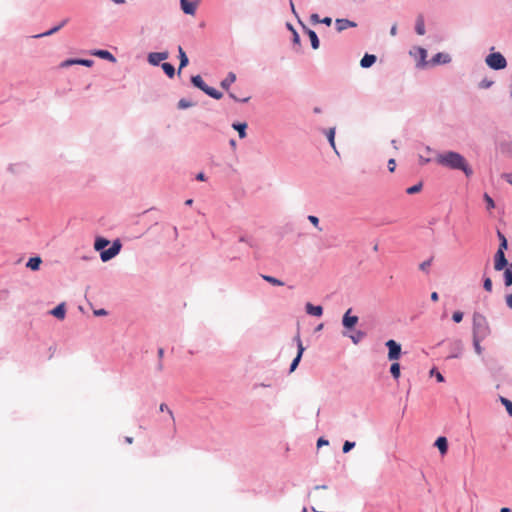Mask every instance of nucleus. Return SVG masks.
Here are the masks:
<instances>
[{
  "instance_id": "f257e3e1",
  "label": "nucleus",
  "mask_w": 512,
  "mask_h": 512,
  "mask_svg": "<svg viewBox=\"0 0 512 512\" xmlns=\"http://www.w3.org/2000/svg\"><path fill=\"white\" fill-rule=\"evenodd\" d=\"M435 161L441 166L453 170H461L467 177H470L473 174V170L466 159L457 152L447 151L440 153L436 156Z\"/></svg>"
},
{
  "instance_id": "f03ea898",
  "label": "nucleus",
  "mask_w": 512,
  "mask_h": 512,
  "mask_svg": "<svg viewBox=\"0 0 512 512\" xmlns=\"http://www.w3.org/2000/svg\"><path fill=\"white\" fill-rule=\"evenodd\" d=\"M472 333L473 338L482 339H486L491 334V328L489 326L487 318L479 312H475L473 314Z\"/></svg>"
},
{
  "instance_id": "7ed1b4c3",
  "label": "nucleus",
  "mask_w": 512,
  "mask_h": 512,
  "mask_svg": "<svg viewBox=\"0 0 512 512\" xmlns=\"http://www.w3.org/2000/svg\"><path fill=\"white\" fill-rule=\"evenodd\" d=\"M507 249V240L503 239V243H500L499 248L494 256V269L501 271L507 266V259L504 254V250Z\"/></svg>"
},
{
  "instance_id": "20e7f679",
  "label": "nucleus",
  "mask_w": 512,
  "mask_h": 512,
  "mask_svg": "<svg viewBox=\"0 0 512 512\" xmlns=\"http://www.w3.org/2000/svg\"><path fill=\"white\" fill-rule=\"evenodd\" d=\"M486 64L494 70H500L507 66V61L501 53L494 52L486 57Z\"/></svg>"
},
{
  "instance_id": "39448f33",
  "label": "nucleus",
  "mask_w": 512,
  "mask_h": 512,
  "mask_svg": "<svg viewBox=\"0 0 512 512\" xmlns=\"http://www.w3.org/2000/svg\"><path fill=\"white\" fill-rule=\"evenodd\" d=\"M386 346L388 347V359L390 361H395L400 358L401 355V346L395 340H388L386 342Z\"/></svg>"
},
{
  "instance_id": "423d86ee",
  "label": "nucleus",
  "mask_w": 512,
  "mask_h": 512,
  "mask_svg": "<svg viewBox=\"0 0 512 512\" xmlns=\"http://www.w3.org/2000/svg\"><path fill=\"white\" fill-rule=\"evenodd\" d=\"M120 249L121 244L118 241H115L109 249L101 251L100 256L102 261L106 262L112 259L120 252Z\"/></svg>"
},
{
  "instance_id": "0eeeda50",
  "label": "nucleus",
  "mask_w": 512,
  "mask_h": 512,
  "mask_svg": "<svg viewBox=\"0 0 512 512\" xmlns=\"http://www.w3.org/2000/svg\"><path fill=\"white\" fill-rule=\"evenodd\" d=\"M295 341L297 343L298 352H297V356L294 358V360L291 363L290 372H293L297 368V366L301 360V357L303 355V352L305 350L299 334L295 337Z\"/></svg>"
},
{
  "instance_id": "6e6552de",
  "label": "nucleus",
  "mask_w": 512,
  "mask_h": 512,
  "mask_svg": "<svg viewBox=\"0 0 512 512\" xmlns=\"http://www.w3.org/2000/svg\"><path fill=\"white\" fill-rule=\"evenodd\" d=\"M168 52H153L148 55V62L151 65H158L161 61L166 60L168 58Z\"/></svg>"
},
{
  "instance_id": "1a4fd4ad",
  "label": "nucleus",
  "mask_w": 512,
  "mask_h": 512,
  "mask_svg": "<svg viewBox=\"0 0 512 512\" xmlns=\"http://www.w3.org/2000/svg\"><path fill=\"white\" fill-rule=\"evenodd\" d=\"M350 313H351V309H348L346 311V313L344 314L343 320H342L343 326L348 329L354 327L358 322V317L351 316Z\"/></svg>"
},
{
  "instance_id": "9d476101",
  "label": "nucleus",
  "mask_w": 512,
  "mask_h": 512,
  "mask_svg": "<svg viewBox=\"0 0 512 512\" xmlns=\"http://www.w3.org/2000/svg\"><path fill=\"white\" fill-rule=\"evenodd\" d=\"M356 23L348 19H336L335 26L338 32H342L348 28L356 27Z\"/></svg>"
},
{
  "instance_id": "9b49d317",
  "label": "nucleus",
  "mask_w": 512,
  "mask_h": 512,
  "mask_svg": "<svg viewBox=\"0 0 512 512\" xmlns=\"http://www.w3.org/2000/svg\"><path fill=\"white\" fill-rule=\"evenodd\" d=\"M306 312L309 315L321 317L323 314V308L322 306H314L311 303H307L305 306Z\"/></svg>"
},
{
  "instance_id": "f8f14e48",
  "label": "nucleus",
  "mask_w": 512,
  "mask_h": 512,
  "mask_svg": "<svg viewBox=\"0 0 512 512\" xmlns=\"http://www.w3.org/2000/svg\"><path fill=\"white\" fill-rule=\"evenodd\" d=\"M181 9L185 14L194 15L196 12V4L188 2L187 0H181Z\"/></svg>"
},
{
  "instance_id": "ddd939ff",
  "label": "nucleus",
  "mask_w": 512,
  "mask_h": 512,
  "mask_svg": "<svg viewBox=\"0 0 512 512\" xmlns=\"http://www.w3.org/2000/svg\"><path fill=\"white\" fill-rule=\"evenodd\" d=\"M54 317L63 320L65 318L66 309H65V303H61L58 306H56L54 309L50 312Z\"/></svg>"
},
{
  "instance_id": "4468645a",
  "label": "nucleus",
  "mask_w": 512,
  "mask_h": 512,
  "mask_svg": "<svg viewBox=\"0 0 512 512\" xmlns=\"http://www.w3.org/2000/svg\"><path fill=\"white\" fill-rule=\"evenodd\" d=\"M92 55L106 59L113 63L116 62V58L107 50H95L92 52Z\"/></svg>"
},
{
  "instance_id": "2eb2a0df",
  "label": "nucleus",
  "mask_w": 512,
  "mask_h": 512,
  "mask_svg": "<svg viewBox=\"0 0 512 512\" xmlns=\"http://www.w3.org/2000/svg\"><path fill=\"white\" fill-rule=\"evenodd\" d=\"M415 30L418 35L425 34V21L423 15H418L415 23Z\"/></svg>"
},
{
  "instance_id": "dca6fc26",
  "label": "nucleus",
  "mask_w": 512,
  "mask_h": 512,
  "mask_svg": "<svg viewBox=\"0 0 512 512\" xmlns=\"http://www.w3.org/2000/svg\"><path fill=\"white\" fill-rule=\"evenodd\" d=\"M178 52H179V59H180L178 74H180L181 70L188 65L189 60L181 46L178 47Z\"/></svg>"
},
{
  "instance_id": "f3484780",
  "label": "nucleus",
  "mask_w": 512,
  "mask_h": 512,
  "mask_svg": "<svg viewBox=\"0 0 512 512\" xmlns=\"http://www.w3.org/2000/svg\"><path fill=\"white\" fill-rule=\"evenodd\" d=\"M236 81V75L233 72H229L227 77L221 81V87L228 90L230 86Z\"/></svg>"
},
{
  "instance_id": "a211bd4d",
  "label": "nucleus",
  "mask_w": 512,
  "mask_h": 512,
  "mask_svg": "<svg viewBox=\"0 0 512 512\" xmlns=\"http://www.w3.org/2000/svg\"><path fill=\"white\" fill-rule=\"evenodd\" d=\"M435 446L439 449L440 453L442 455L446 454L447 453V450H448V442H447V439L445 437H439L437 438L436 442H435Z\"/></svg>"
},
{
  "instance_id": "6ab92c4d",
  "label": "nucleus",
  "mask_w": 512,
  "mask_h": 512,
  "mask_svg": "<svg viewBox=\"0 0 512 512\" xmlns=\"http://www.w3.org/2000/svg\"><path fill=\"white\" fill-rule=\"evenodd\" d=\"M376 62V56L372 54H366L360 61V65L363 68H368Z\"/></svg>"
},
{
  "instance_id": "aec40b11",
  "label": "nucleus",
  "mask_w": 512,
  "mask_h": 512,
  "mask_svg": "<svg viewBox=\"0 0 512 512\" xmlns=\"http://www.w3.org/2000/svg\"><path fill=\"white\" fill-rule=\"evenodd\" d=\"M309 38H310V41H311V46L313 49H318L319 48V39H318V36L317 34L315 33V31L311 30V29H308L304 26Z\"/></svg>"
},
{
  "instance_id": "412c9836",
  "label": "nucleus",
  "mask_w": 512,
  "mask_h": 512,
  "mask_svg": "<svg viewBox=\"0 0 512 512\" xmlns=\"http://www.w3.org/2000/svg\"><path fill=\"white\" fill-rule=\"evenodd\" d=\"M191 82L193 83L194 86H196L203 92H204V89H206L208 87V85H206V83L203 81V79L200 75L192 76Z\"/></svg>"
},
{
  "instance_id": "4be33fe9",
  "label": "nucleus",
  "mask_w": 512,
  "mask_h": 512,
  "mask_svg": "<svg viewBox=\"0 0 512 512\" xmlns=\"http://www.w3.org/2000/svg\"><path fill=\"white\" fill-rule=\"evenodd\" d=\"M232 126L235 130L238 131L239 137L241 139L246 137V128H247L246 123H234Z\"/></svg>"
},
{
  "instance_id": "5701e85b",
  "label": "nucleus",
  "mask_w": 512,
  "mask_h": 512,
  "mask_svg": "<svg viewBox=\"0 0 512 512\" xmlns=\"http://www.w3.org/2000/svg\"><path fill=\"white\" fill-rule=\"evenodd\" d=\"M41 258L40 257H32L29 259V261L27 262V267L30 268L31 270H38L39 267H40V264H41Z\"/></svg>"
},
{
  "instance_id": "b1692460",
  "label": "nucleus",
  "mask_w": 512,
  "mask_h": 512,
  "mask_svg": "<svg viewBox=\"0 0 512 512\" xmlns=\"http://www.w3.org/2000/svg\"><path fill=\"white\" fill-rule=\"evenodd\" d=\"M204 93L217 100L221 99L223 96L221 92L209 86L206 89H204Z\"/></svg>"
},
{
  "instance_id": "393cba45",
  "label": "nucleus",
  "mask_w": 512,
  "mask_h": 512,
  "mask_svg": "<svg viewBox=\"0 0 512 512\" xmlns=\"http://www.w3.org/2000/svg\"><path fill=\"white\" fill-rule=\"evenodd\" d=\"M67 22H68V20L65 19L58 26H55L54 28L50 29L49 31L44 32L40 35H37L36 37L50 36V35L56 33L57 31H59Z\"/></svg>"
},
{
  "instance_id": "a878e982",
  "label": "nucleus",
  "mask_w": 512,
  "mask_h": 512,
  "mask_svg": "<svg viewBox=\"0 0 512 512\" xmlns=\"http://www.w3.org/2000/svg\"><path fill=\"white\" fill-rule=\"evenodd\" d=\"M162 69L163 71L165 72V74L169 77V78H173L174 75H175V69H174V66L170 63H163L162 64Z\"/></svg>"
},
{
  "instance_id": "bb28decb",
  "label": "nucleus",
  "mask_w": 512,
  "mask_h": 512,
  "mask_svg": "<svg viewBox=\"0 0 512 512\" xmlns=\"http://www.w3.org/2000/svg\"><path fill=\"white\" fill-rule=\"evenodd\" d=\"M109 244V241L104 238H97L94 243V248L97 251L103 250L107 245Z\"/></svg>"
},
{
  "instance_id": "cd10ccee",
  "label": "nucleus",
  "mask_w": 512,
  "mask_h": 512,
  "mask_svg": "<svg viewBox=\"0 0 512 512\" xmlns=\"http://www.w3.org/2000/svg\"><path fill=\"white\" fill-rule=\"evenodd\" d=\"M433 61L435 63H448L450 62V56L444 53H438L434 56Z\"/></svg>"
},
{
  "instance_id": "c85d7f7f",
  "label": "nucleus",
  "mask_w": 512,
  "mask_h": 512,
  "mask_svg": "<svg viewBox=\"0 0 512 512\" xmlns=\"http://www.w3.org/2000/svg\"><path fill=\"white\" fill-rule=\"evenodd\" d=\"M262 278L267 281L268 283L275 285V286H283L284 283L280 281L279 279L269 276V275H262Z\"/></svg>"
},
{
  "instance_id": "c756f323",
  "label": "nucleus",
  "mask_w": 512,
  "mask_h": 512,
  "mask_svg": "<svg viewBox=\"0 0 512 512\" xmlns=\"http://www.w3.org/2000/svg\"><path fill=\"white\" fill-rule=\"evenodd\" d=\"M390 372L393 378L398 379L400 377V364L398 362L392 363Z\"/></svg>"
},
{
  "instance_id": "7c9ffc66",
  "label": "nucleus",
  "mask_w": 512,
  "mask_h": 512,
  "mask_svg": "<svg viewBox=\"0 0 512 512\" xmlns=\"http://www.w3.org/2000/svg\"><path fill=\"white\" fill-rule=\"evenodd\" d=\"M483 199L486 202V209H487V211L490 212L492 209L495 208L494 200L487 193H485L483 195Z\"/></svg>"
},
{
  "instance_id": "2f4dec72",
  "label": "nucleus",
  "mask_w": 512,
  "mask_h": 512,
  "mask_svg": "<svg viewBox=\"0 0 512 512\" xmlns=\"http://www.w3.org/2000/svg\"><path fill=\"white\" fill-rule=\"evenodd\" d=\"M504 280H505V285L507 287L512 285V269H510V268L505 269Z\"/></svg>"
},
{
  "instance_id": "473e14b6",
  "label": "nucleus",
  "mask_w": 512,
  "mask_h": 512,
  "mask_svg": "<svg viewBox=\"0 0 512 512\" xmlns=\"http://www.w3.org/2000/svg\"><path fill=\"white\" fill-rule=\"evenodd\" d=\"M483 340L484 339H482V338H473L474 349H475L476 354H478V355L482 354L483 349H482L480 343Z\"/></svg>"
},
{
  "instance_id": "72a5a7b5",
  "label": "nucleus",
  "mask_w": 512,
  "mask_h": 512,
  "mask_svg": "<svg viewBox=\"0 0 512 512\" xmlns=\"http://www.w3.org/2000/svg\"><path fill=\"white\" fill-rule=\"evenodd\" d=\"M501 403L505 406L508 414L512 416V402L504 397L500 398Z\"/></svg>"
},
{
  "instance_id": "f704fd0d",
  "label": "nucleus",
  "mask_w": 512,
  "mask_h": 512,
  "mask_svg": "<svg viewBox=\"0 0 512 512\" xmlns=\"http://www.w3.org/2000/svg\"><path fill=\"white\" fill-rule=\"evenodd\" d=\"M421 189H422V184H421V183H418V184H416V185H414V186L409 187V188L406 190V192H407L408 194H415V193L420 192V191H421Z\"/></svg>"
},
{
  "instance_id": "c9c22d12",
  "label": "nucleus",
  "mask_w": 512,
  "mask_h": 512,
  "mask_svg": "<svg viewBox=\"0 0 512 512\" xmlns=\"http://www.w3.org/2000/svg\"><path fill=\"white\" fill-rule=\"evenodd\" d=\"M483 287L484 289L487 291V292H491L492 291V280L490 277H486L484 279V283H483Z\"/></svg>"
},
{
  "instance_id": "e433bc0d",
  "label": "nucleus",
  "mask_w": 512,
  "mask_h": 512,
  "mask_svg": "<svg viewBox=\"0 0 512 512\" xmlns=\"http://www.w3.org/2000/svg\"><path fill=\"white\" fill-rule=\"evenodd\" d=\"M159 409H160L161 412H164V411L168 412V414L171 417V419L173 421H175L173 412L169 409V407L165 403L160 404Z\"/></svg>"
},
{
  "instance_id": "4c0bfd02",
  "label": "nucleus",
  "mask_w": 512,
  "mask_h": 512,
  "mask_svg": "<svg viewBox=\"0 0 512 512\" xmlns=\"http://www.w3.org/2000/svg\"><path fill=\"white\" fill-rule=\"evenodd\" d=\"M355 446V443L354 442H350V441H346L343 445V452L344 453H348L351 449H353Z\"/></svg>"
},
{
  "instance_id": "58836bf2",
  "label": "nucleus",
  "mask_w": 512,
  "mask_h": 512,
  "mask_svg": "<svg viewBox=\"0 0 512 512\" xmlns=\"http://www.w3.org/2000/svg\"><path fill=\"white\" fill-rule=\"evenodd\" d=\"M364 337V333L361 331H358L356 334L351 336V340L357 344L362 338Z\"/></svg>"
},
{
  "instance_id": "ea45409f",
  "label": "nucleus",
  "mask_w": 512,
  "mask_h": 512,
  "mask_svg": "<svg viewBox=\"0 0 512 512\" xmlns=\"http://www.w3.org/2000/svg\"><path fill=\"white\" fill-rule=\"evenodd\" d=\"M452 319H453V321H454V322H456V323L461 322V321H462V319H463V313H462V312H460V311H456V312H454V313H453V315H452Z\"/></svg>"
},
{
  "instance_id": "a19ab883",
  "label": "nucleus",
  "mask_w": 512,
  "mask_h": 512,
  "mask_svg": "<svg viewBox=\"0 0 512 512\" xmlns=\"http://www.w3.org/2000/svg\"><path fill=\"white\" fill-rule=\"evenodd\" d=\"M75 63L79 64V65H84V66L90 67L93 64V61L89 60V59H77L75 61Z\"/></svg>"
},
{
  "instance_id": "79ce46f5",
  "label": "nucleus",
  "mask_w": 512,
  "mask_h": 512,
  "mask_svg": "<svg viewBox=\"0 0 512 512\" xmlns=\"http://www.w3.org/2000/svg\"><path fill=\"white\" fill-rule=\"evenodd\" d=\"M327 136H328V140H329V142H330L331 146H332V147H335V142H334L335 130H334V129H330V130L328 131Z\"/></svg>"
},
{
  "instance_id": "37998d69",
  "label": "nucleus",
  "mask_w": 512,
  "mask_h": 512,
  "mask_svg": "<svg viewBox=\"0 0 512 512\" xmlns=\"http://www.w3.org/2000/svg\"><path fill=\"white\" fill-rule=\"evenodd\" d=\"M431 262H432V259H429V260H426L424 262H422L420 265H419V268L420 270L422 271H428L430 265H431Z\"/></svg>"
},
{
  "instance_id": "c03bdc74",
  "label": "nucleus",
  "mask_w": 512,
  "mask_h": 512,
  "mask_svg": "<svg viewBox=\"0 0 512 512\" xmlns=\"http://www.w3.org/2000/svg\"><path fill=\"white\" fill-rule=\"evenodd\" d=\"M430 374L435 375V378L437 379L438 382H444L443 375L440 372L436 371L435 369H432L430 371Z\"/></svg>"
},
{
  "instance_id": "a18cd8bd",
  "label": "nucleus",
  "mask_w": 512,
  "mask_h": 512,
  "mask_svg": "<svg viewBox=\"0 0 512 512\" xmlns=\"http://www.w3.org/2000/svg\"><path fill=\"white\" fill-rule=\"evenodd\" d=\"M455 345L457 347V352L455 354H453L451 357H458L462 353V350H463L462 342L461 341H457L455 343Z\"/></svg>"
},
{
  "instance_id": "49530a36",
  "label": "nucleus",
  "mask_w": 512,
  "mask_h": 512,
  "mask_svg": "<svg viewBox=\"0 0 512 512\" xmlns=\"http://www.w3.org/2000/svg\"><path fill=\"white\" fill-rule=\"evenodd\" d=\"M192 104L190 102H188L187 100L185 99H181L179 102H178V107L180 109H185V108H188L190 107Z\"/></svg>"
},
{
  "instance_id": "de8ad7c7",
  "label": "nucleus",
  "mask_w": 512,
  "mask_h": 512,
  "mask_svg": "<svg viewBox=\"0 0 512 512\" xmlns=\"http://www.w3.org/2000/svg\"><path fill=\"white\" fill-rule=\"evenodd\" d=\"M290 30L293 32V42L297 45L300 44V37L298 33L292 28V26L289 25Z\"/></svg>"
},
{
  "instance_id": "09e8293b",
  "label": "nucleus",
  "mask_w": 512,
  "mask_h": 512,
  "mask_svg": "<svg viewBox=\"0 0 512 512\" xmlns=\"http://www.w3.org/2000/svg\"><path fill=\"white\" fill-rule=\"evenodd\" d=\"M395 167H396L395 159H390V160L388 161V169H389V171H390V172H394Z\"/></svg>"
},
{
  "instance_id": "8fccbe9b",
  "label": "nucleus",
  "mask_w": 512,
  "mask_h": 512,
  "mask_svg": "<svg viewBox=\"0 0 512 512\" xmlns=\"http://www.w3.org/2000/svg\"><path fill=\"white\" fill-rule=\"evenodd\" d=\"M309 221L314 225V226H318L319 224V219L316 217V216H312L310 215L308 217Z\"/></svg>"
},
{
  "instance_id": "3c124183",
  "label": "nucleus",
  "mask_w": 512,
  "mask_h": 512,
  "mask_svg": "<svg viewBox=\"0 0 512 512\" xmlns=\"http://www.w3.org/2000/svg\"><path fill=\"white\" fill-rule=\"evenodd\" d=\"M95 316H105L107 315V311L104 309H99L94 311Z\"/></svg>"
},
{
  "instance_id": "603ef678",
  "label": "nucleus",
  "mask_w": 512,
  "mask_h": 512,
  "mask_svg": "<svg viewBox=\"0 0 512 512\" xmlns=\"http://www.w3.org/2000/svg\"><path fill=\"white\" fill-rule=\"evenodd\" d=\"M311 21L313 23H319L321 22V19L319 18V15L318 14H312L311 17H310Z\"/></svg>"
},
{
  "instance_id": "864d4df0",
  "label": "nucleus",
  "mask_w": 512,
  "mask_h": 512,
  "mask_svg": "<svg viewBox=\"0 0 512 512\" xmlns=\"http://www.w3.org/2000/svg\"><path fill=\"white\" fill-rule=\"evenodd\" d=\"M506 303L507 306L512 309V293L506 297Z\"/></svg>"
},
{
  "instance_id": "5fc2aeb1",
  "label": "nucleus",
  "mask_w": 512,
  "mask_h": 512,
  "mask_svg": "<svg viewBox=\"0 0 512 512\" xmlns=\"http://www.w3.org/2000/svg\"><path fill=\"white\" fill-rule=\"evenodd\" d=\"M321 23L329 26L332 23V19L330 17H325V18L321 19Z\"/></svg>"
},
{
  "instance_id": "6e6d98bb",
  "label": "nucleus",
  "mask_w": 512,
  "mask_h": 512,
  "mask_svg": "<svg viewBox=\"0 0 512 512\" xmlns=\"http://www.w3.org/2000/svg\"><path fill=\"white\" fill-rule=\"evenodd\" d=\"M322 445H328V441L323 438H319L317 441V446L320 447Z\"/></svg>"
},
{
  "instance_id": "4d7b16f0",
  "label": "nucleus",
  "mask_w": 512,
  "mask_h": 512,
  "mask_svg": "<svg viewBox=\"0 0 512 512\" xmlns=\"http://www.w3.org/2000/svg\"><path fill=\"white\" fill-rule=\"evenodd\" d=\"M391 35L392 36H395L396 33H397V25L394 24L392 27H391V31H390Z\"/></svg>"
},
{
  "instance_id": "13d9d810",
  "label": "nucleus",
  "mask_w": 512,
  "mask_h": 512,
  "mask_svg": "<svg viewBox=\"0 0 512 512\" xmlns=\"http://www.w3.org/2000/svg\"><path fill=\"white\" fill-rule=\"evenodd\" d=\"M431 300L435 301V302L438 301V293L437 292H432Z\"/></svg>"
},
{
  "instance_id": "bf43d9fd",
  "label": "nucleus",
  "mask_w": 512,
  "mask_h": 512,
  "mask_svg": "<svg viewBox=\"0 0 512 512\" xmlns=\"http://www.w3.org/2000/svg\"><path fill=\"white\" fill-rule=\"evenodd\" d=\"M76 60H67L63 63V66H69V65H72V64H76L75 63Z\"/></svg>"
},
{
  "instance_id": "052dcab7",
  "label": "nucleus",
  "mask_w": 512,
  "mask_h": 512,
  "mask_svg": "<svg viewBox=\"0 0 512 512\" xmlns=\"http://www.w3.org/2000/svg\"><path fill=\"white\" fill-rule=\"evenodd\" d=\"M196 178H197V180L204 181L205 180V175H204V173H199L196 176Z\"/></svg>"
},
{
  "instance_id": "680f3d73",
  "label": "nucleus",
  "mask_w": 512,
  "mask_h": 512,
  "mask_svg": "<svg viewBox=\"0 0 512 512\" xmlns=\"http://www.w3.org/2000/svg\"><path fill=\"white\" fill-rule=\"evenodd\" d=\"M498 237L500 239V243H503V239H506L505 236L501 232H498Z\"/></svg>"
},
{
  "instance_id": "e2e57ef3",
  "label": "nucleus",
  "mask_w": 512,
  "mask_h": 512,
  "mask_svg": "<svg viewBox=\"0 0 512 512\" xmlns=\"http://www.w3.org/2000/svg\"><path fill=\"white\" fill-rule=\"evenodd\" d=\"M429 161H430L429 159H425V158H423V157H420V163H421V164H426V163H428Z\"/></svg>"
},
{
  "instance_id": "0e129e2a",
  "label": "nucleus",
  "mask_w": 512,
  "mask_h": 512,
  "mask_svg": "<svg viewBox=\"0 0 512 512\" xmlns=\"http://www.w3.org/2000/svg\"><path fill=\"white\" fill-rule=\"evenodd\" d=\"M125 441H126V443H128V444H132V443H133V438H132V437H126V438H125Z\"/></svg>"
},
{
  "instance_id": "69168bd1",
  "label": "nucleus",
  "mask_w": 512,
  "mask_h": 512,
  "mask_svg": "<svg viewBox=\"0 0 512 512\" xmlns=\"http://www.w3.org/2000/svg\"><path fill=\"white\" fill-rule=\"evenodd\" d=\"M163 354H164V350H163L162 348H160V349L158 350V356H159L160 358H162V357H163Z\"/></svg>"
},
{
  "instance_id": "338daca9",
  "label": "nucleus",
  "mask_w": 512,
  "mask_h": 512,
  "mask_svg": "<svg viewBox=\"0 0 512 512\" xmlns=\"http://www.w3.org/2000/svg\"><path fill=\"white\" fill-rule=\"evenodd\" d=\"M230 97L232 99H234L235 101H239V99L233 94V93H229Z\"/></svg>"
},
{
  "instance_id": "774afa93",
  "label": "nucleus",
  "mask_w": 512,
  "mask_h": 512,
  "mask_svg": "<svg viewBox=\"0 0 512 512\" xmlns=\"http://www.w3.org/2000/svg\"><path fill=\"white\" fill-rule=\"evenodd\" d=\"M500 512H511L509 508L503 507Z\"/></svg>"
}]
</instances>
